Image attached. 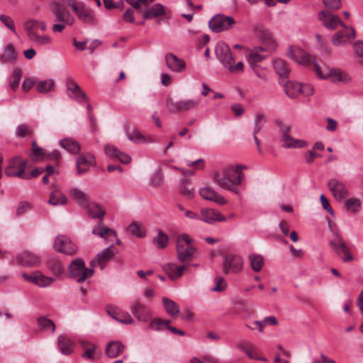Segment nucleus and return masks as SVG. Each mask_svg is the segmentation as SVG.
I'll list each match as a JSON object with an SVG mask.
<instances>
[{
    "label": "nucleus",
    "instance_id": "obj_1",
    "mask_svg": "<svg viewBox=\"0 0 363 363\" xmlns=\"http://www.w3.org/2000/svg\"><path fill=\"white\" fill-rule=\"evenodd\" d=\"M287 56L298 64L310 67L319 79H326L332 78L333 81L342 80V72L340 69L326 68L325 72H323L315 62V60L304 50L298 47H289L287 51Z\"/></svg>",
    "mask_w": 363,
    "mask_h": 363
},
{
    "label": "nucleus",
    "instance_id": "obj_2",
    "mask_svg": "<svg viewBox=\"0 0 363 363\" xmlns=\"http://www.w3.org/2000/svg\"><path fill=\"white\" fill-rule=\"evenodd\" d=\"M245 169L246 167L242 164H239L236 167H227L221 172H214L212 176L213 181L220 188L238 194L240 192L238 186L245 177L241 169Z\"/></svg>",
    "mask_w": 363,
    "mask_h": 363
},
{
    "label": "nucleus",
    "instance_id": "obj_3",
    "mask_svg": "<svg viewBox=\"0 0 363 363\" xmlns=\"http://www.w3.org/2000/svg\"><path fill=\"white\" fill-rule=\"evenodd\" d=\"M94 273L93 267L87 268L82 258L72 260L67 269V275L77 280L78 283H83L87 278L91 277Z\"/></svg>",
    "mask_w": 363,
    "mask_h": 363
},
{
    "label": "nucleus",
    "instance_id": "obj_4",
    "mask_svg": "<svg viewBox=\"0 0 363 363\" xmlns=\"http://www.w3.org/2000/svg\"><path fill=\"white\" fill-rule=\"evenodd\" d=\"M200 99H185L174 102L171 97L167 99V106L168 109L173 113L186 112L198 108L200 104Z\"/></svg>",
    "mask_w": 363,
    "mask_h": 363
},
{
    "label": "nucleus",
    "instance_id": "obj_5",
    "mask_svg": "<svg viewBox=\"0 0 363 363\" xmlns=\"http://www.w3.org/2000/svg\"><path fill=\"white\" fill-rule=\"evenodd\" d=\"M27 167V162L20 156L11 158L9 165L6 167L4 172L8 177H16L21 179H28L25 177V172Z\"/></svg>",
    "mask_w": 363,
    "mask_h": 363
},
{
    "label": "nucleus",
    "instance_id": "obj_6",
    "mask_svg": "<svg viewBox=\"0 0 363 363\" xmlns=\"http://www.w3.org/2000/svg\"><path fill=\"white\" fill-rule=\"evenodd\" d=\"M234 23L235 21L233 17L217 14L209 21L208 26L213 32L220 33L230 29Z\"/></svg>",
    "mask_w": 363,
    "mask_h": 363
},
{
    "label": "nucleus",
    "instance_id": "obj_7",
    "mask_svg": "<svg viewBox=\"0 0 363 363\" xmlns=\"http://www.w3.org/2000/svg\"><path fill=\"white\" fill-rule=\"evenodd\" d=\"M334 252L340 257L345 262H351L354 259L353 256L349 251L348 247L345 245L343 238L339 234L336 235L335 238L331 240L329 242Z\"/></svg>",
    "mask_w": 363,
    "mask_h": 363
},
{
    "label": "nucleus",
    "instance_id": "obj_8",
    "mask_svg": "<svg viewBox=\"0 0 363 363\" xmlns=\"http://www.w3.org/2000/svg\"><path fill=\"white\" fill-rule=\"evenodd\" d=\"M53 248L55 251L67 255H74L77 251V246L67 236L57 235L55 238Z\"/></svg>",
    "mask_w": 363,
    "mask_h": 363
},
{
    "label": "nucleus",
    "instance_id": "obj_9",
    "mask_svg": "<svg viewBox=\"0 0 363 363\" xmlns=\"http://www.w3.org/2000/svg\"><path fill=\"white\" fill-rule=\"evenodd\" d=\"M117 253V248L113 245H111L109 247L98 253L95 259L89 262V266L94 268L96 265H99L101 269H103L106 263Z\"/></svg>",
    "mask_w": 363,
    "mask_h": 363
},
{
    "label": "nucleus",
    "instance_id": "obj_10",
    "mask_svg": "<svg viewBox=\"0 0 363 363\" xmlns=\"http://www.w3.org/2000/svg\"><path fill=\"white\" fill-rule=\"evenodd\" d=\"M215 52L217 58L225 68L231 62H234L233 55L227 43L218 42L215 47Z\"/></svg>",
    "mask_w": 363,
    "mask_h": 363
},
{
    "label": "nucleus",
    "instance_id": "obj_11",
    "mask_svg": "<svg viewBox=\"0 0 363 363\" xmlns=\"http://www.w3.org/2000/svg\"><path fill=\"white\" fill-rule=\"evenodd\" d=\"M51 10L55 16V21L59 23L72 25L74 18L71 16L69 11L60 3L55 2L51 5Z\"/></svg>",
    "mask_w": 363,
    "mask_h": 363
},
{
    "label": "nucleus",
    "instance_id": "obj_12",
    "mask_svg": "<svg viewBox=\"0 0 363 363\" xmlns=\"http://www.w3.org/2000/svg\"><path fill=\"white\" fill-rule=\"evenodd\" d=\"M328 186L333 196L337 201H342L348 196V190L345 184L337 179H330L328 182Z\"/></svg>",
    "mask_w": 363,
    "mask_h": 363
},
{
    "label": "nucleus",
    "instance_id": "obj_13",
    "mask_svg": "<svg viewBox=\"0 0 363 363\" xmlns=\"http://www.w3.org/2000/svg\"><path fill=\"white\" fill-rule=\"evenodd\" d=\"M318 19L329 30H335L338 25L345 27V23L337 16L333 15L326 10H323L318 13Z\"/></svg>",
    "mask_w": 363,
    "mask_h": 363
},
{
    "label": "nucleus",
    "instance_id": "obj_14",
    "mask_svg": "<svg viewBox=\"0 0 363 363\" xmlns=\"http://www.w3.org/2000/svg\"><path fill=\"white\" fill-rule=\"evenodd\" d=\"M130 311L139 321L147 322L152 317L151 309L140 301H135L131 304Z\"/></svg>",
    "mask_w": 363,
    "mask_h": 363
},
{
    "label": "nucleus",
    "instance_id": "obj_15",
    "mask_svg": "<svg viewBox=\"0 0 363 363\" xmlns=\"http://www.w3.org/2000/svg\"><path fill=\"white\" fill-rule=\"evenodd\" d=\"M242 268V258L238 255H228L225 257L223 270L224 274H228L230 271L234 273L239 272Z\"/></svg>",
    "mask_w": 363,
    "mask_h": 363
},
{
    "label": "nucleus",
    "instance_id": "obj_16",
    "mask_svg": "<svg viewBox=\"0 0 363 363\" xmlns=\"http://www.w3.org/2000/svg\"><path fill=\"white\" fill-rule=\"evenodd\" d=\"M291 127L281 130V141L283 147L285 148H301L306 146L307 143L305 140L299 139H294L289 134Z\"/></svg>",
    "mask_w": 363,
    "mask_h": 363
},
{
    "label": "nucleus",
    "instance_id": "obj_17",
    "mask_svg": "<svg viewBox=\"0 0 363 363\" xmlns=\"http://www.w3.org/2000/svg\"><path fill=\"white\" fill-rule=\"evenodd\" d=\"M344 30L338 31L332 38V43L335 46H340L350 42L355 38V30L353 28H348L345 25Z\"/></svg>",
    "mask_w": 363,
    "mask_h": 363
},
{
    "label": "nucleus",
    "instance_id": "obj_18",
    "mask_svg": "<svg viewBox=\"0 0 363 363\" xmlns=\"http://www.w3.org/2000/svg\"><path fill=\"white\" fill-rule=\"evenodd\" d=\"M199 219L209 224H213L216 221L224 222L226 220V218L218 211L208 208H201Z\"/></svg>",
    "mask_w": 363,
    "mask_h": 363
},
{
    "label": "nucleus",
    "instance_id": "obj_19",
    "mask_svg": "<svg viewBox=\"0 0 363 363\" xmlns=\"http://www.w3.org/2000/svg\"><path fill=\"white\" fill-rule=\"evenodd\" d=\"M67 89L71 92L69 96L75 99L80 103L86 102L89 98L86 94L82 91L80 86L73 80L69 79L67 81Z\"/></svg>",
    "mask_w": 363,
    "mask_h": 363
},
{
    "label": "nucleus",
    "instance_id": "obj_20",
    "mask_svg": "<svg viewBox=\"0 0 363 363\" xmlns=\"http://www.w3.org/2000/svg\"><path fill=\"white\" fill-rule=\"evenodd\" d=\"M199 194L204 199L214 201L218 204L224 205L227 203L226 199L211 187L201 188Z\"/></svg>",
    "mask_w": 363,
    "mask_h": 363
},
{
    "label": "nucleus",
    "instance_id": "obj_21",
    "mask_svg": "<svg viewBox=\"0 0 363 363\" xmlns=\"http://www.w3.org/2000/svg\"><path fill=\"white\" fill-rule=\"evenodd\" d=\"M75 14L78 19L84 23L91 26H94L97 23V19L95 17L94 12L91 9L86 7L84 4Z\"/></svg>",
    "mask_w": 363,
    "mask_h": 363
},
{
    "label": "nucleus",
    "instance_id": "obj_22",
    "mask_svg": "<svg viewBox=\"0 0 363 363\" xmlns=\"http://www.w3.org/2000/svg\"><path fill=\"white\" fill-rule=\"evenodd\" d=\"M104 151L107 156L116 158L123 164H128L131 161V158L128 154L121 152L113 145H106Z\"/></svg>",
    "mask_w": 363,
    "mask_h": 363
},
{
    "label": "nucleus",
    "instance_id": "obj_23",
    "mask_svg": "<svg viewBox=\"0 0 363 363\" xmlns=\"http://www.w3.org/2000/svg\"><path fill=\"white\" fill-rule=\"evenodd\" d=\"M178 259L181 262L191 261L196 254V248L194 246H185L178 243L177 247Z\"/></svg>",
    "mask_w": 363,
    "mask_h": 363
},
{
    "label": "nucleus",
    "instance_id": "obj_24",
    "mask_svg": "<svg viewBox=\"0 0 363 363\" xmlns=\"http://www.w3.org/2000/svg\"><path fill=\"white\" fill-rule=\"evenodd\" d=\"M165 60L169 69L174 72H181L185 69V62L183 60L178 58L172 53L167 54Z\"/></svg>",
    "mask_w": 363,
    "mask_h": 363
},
{
    "label": "nucleus",
    "instance_id": "obj_25",
    "mask_svg": "<svg viewBox=\"0 0 363 363\" xmlns=\"http://www.w3.org/2000/svg\"><path fill=\"white\" fill-rule=\"evenodd\" d=\"M17 259L26 267H37L40 264V258L30 252H25L17 256Z\"/></svg>",
    "mask_w": 363,
    "mask_h": 363
},
{
    "label": "nucleus",
    "instance_id": "obj_26",
    "mask_svg": "<svg viewBox=\"0 0 363 363\" xmlns=\"http://www.w3.org/2000/svg\"><path fill=\"white\" fill-rule=\"evenodd\" d=\"M95 158L91 154L83 155L78 157L77 167L78 174L86 172L88 169L94 163Z\"/></svg>",
    "mask_w": 363,
    "mask_h": 363
},
{
    "label": "nucleus",
    "instance_id": "obj_27",
    "mask_svg": "<svg viewBox=\"0 0 363 363\" xmlns=\"http://www.w3.org/2000/svg\"><path fill=\"white\" fill-rule=\"evenodd\" d=\"M259 38L263 43L262 47L264 51L272 52L275 50L277 44L270 32L267 30L262 31Z\"/></svg>",
    "mask_w": 363,
    "mask_h": 363
},
{
    "label": "nucleus",
    "instance_id": "obj_28",
    "mask_svg": "<svg viewBox=\"0 0 363 363\" xmlns=\"http://www.w3.org/2000/svg\"><path fill=\"white\" fill-rule=\"evenodd\" d=\"M106 311L108 315L119 323L130 324L133 322L130 315L128 313H120L116 311L115 308L111 307L108 308Z\"/></svg>",
    "mask_w": 363,
    "mask_h": 363
},
{
    "label": "nucleus",
    "instance_id": "obj_29",
    "mask_svg": "<svg viewBox=\"0 0 363 363\" xmlns=\"http://www.w3.org/2000/svg\"><path fill=\"white\" fill-rule=\"evenodd\" d=\"M273 67L277 74L279 75L282 80L288 77L290 72V68L284 60H275L273 62Z\"/></svg>",
    "mask_w": 363,
    "mask_h": 363
},
{
    "label": "nucleus",
    "instance_id": "obj_30",
    "mask_svg": "<svg viewBox=\"0 0 363 363\" xmlns=\"http://www.w3.org/2000/svg\"><path fill=\"white\" fill-rule=\"evenodd\" d=\"M86 206L87 213L93 218H103L106 214L105 209L96 202H91Z\"/></svg>",
    "mask_w": 363,
    "mask_h": 363
},
{
    "label": "nucleus",
    "instance_id": "obj_31",
    "mask_svg": "<svg viewBox=\"0 0 363 363\" xmlns=\"http://www.w3.org/2000/svg\"><path fill=\"white\" fill-rule=\"evenodd\" d=\"M164 15V8L160 4H155L143 12L145 19H152Z\"/></svg>",
    "mask_w": 363,
    "mask_h": 363
},
{
    "label": "nucleus",
    "instance_id": "obj_32",
    "mask_svg": "<svg viewBox=\"0 0 363 363\" xmlns=\"http://www.w3.org/2000/svg\"><path fill=\"white\" fill-rule=\"evenodd\" d=\"M125 133L128 140L134 143L140 144L151 142L150 140H147L137 128H133L130 129L127 128H125Z\"/></svg>",
    "mask_w": 363,
    "mask_h": 363
},
{
    "label": "nucleus",
    "instance_id": "obj_33",
    "mask_svg": "<svg viewBox=\"0 0 363 363\" xmlns=\"http://www.w3.org/2000/svg\"><path fill=\"white\" fill-rule=\"evenodd\" d=\"M17 59V52L13 44L9 43L6 45L4 52L0 60L2 63L13 62Z\"/></svg>",
    "mask_w": 363,
    "mask_h": 363
},
{
    "label": "nucleus",
    "instance_id": "obj_34",
    "mask_svg": "<svg viewBox=\"0 0 363 363\" xmlns=\"http://www.w3.org/2000/svg\"><path fill=\"white\" fill-rule=\"evenodd\" d=\"M124 348L123 345L119 341H114L108 343L106 353L110 358H115L119 355Z\"/></svg>",
    "mask_w": 363,
    "mask_h": 363
},
{
    "label": "nucleus",
    "instance_id": "obj_35",
    "mask_svg": "<svg viewBox=\"0 0 363 363\" xmlns=\"http://www.w3.org/2000/svg\"><path fill=\"white\" fill-rule=\"evenodd\" d=\"M60 145L65 150L74 155L78 154L81 150L79 143L71 138H65L60 140Z\"/></svg>",
    "mask_w": 363,
    "mask_h": 363
},
{
    "label": "nucleus",
    "instance_id": "obj_36",
    "mask_svg": "<svg viewBox=\"0 0 363 363\" xmlns=\"http://www.w3.org/2000/svg\"><path fill=\"white\" fill-rule=\"evenodd\" d=\"M284 91L289 97L295 98L301 91V84L289 81L284 84Z\"/></svg>",
    "mask_w": 363,
    "mask_h": 363
},
{
    "label": "nucleus",
    "instance_id": "obj_37",
    "mask_svg": "<svg viewBox=\"0 0 363 363\" xmlns=\"http://www.w3.org/2000/svg\"><path fill=\"white\" fill-rule=\"evenodd\" d=\"M92 233L94 235H99L104 239H107L111 237H116V233L113 230L104 227L101 223L93 228Z\"/></svg>",
    "mask_w": 363,
    "mask_h": 363
},
{
    "label": "nucleus",
    "instance_id": "obj_38",
    "mask_svg": "<svg viewBox=\"0 0 363 363\" xmlns=\"http://www.w3.org/2000/svg\"><path fill=\"white\" fill-rule=\"evenodd\" d=\"M262 51H264L263 47H255L252 50L247 57L249 64L252 65L262 61L266 57L265 55L260 54Z\"/></svg>",
    "mask_w": 363,
    "mask_h": 363
},
{
    "label": "nucleus",
    "instance_id": "obj_39",
    "mask_svg": "<svg viewBox=\"0 0 363 363\" xmlns=\"http://www.w3.org/2000/svg\"><path fill=\"white\" fill-rule=\"evenodd\" d=\"M70 195L75 202L81 206H84L88 203L87 195L77 188H72L69 191Z\"/></svg>",
    "mask_w": 363,
    "mask_h": 363
},
{
    "label": "nucleus",
    "instance_id": "obj_40",
    "mask_svg": "<svg viewBox=\"0 0 363 363\" xmlns=\"http://www.w3.org/2000/svg\"><path fill=\"white\" fill-rule=\"evenodd\" d=\"M58 347L63 354L68 355L72 352L73 342L66 336L58 337Z\"/></svg>",
    "mask_w": 363,
    "mask_h": 363
},
{
    "label": "nucleus",
    "instance_id": "obj_41",
    "mask_svg": "<svg viewBox=\"0 0 363 363\" xmlns=\"http://www.w3.org/2000/svg\"><path fill=\"white\" fill-rule=\"evenodd\" d=\"M163 304L166 312L172 317H177L179 314L178 304L167 298H162Z\"/></svg>",
    "mask_w": 363,
    "mask_h": 363
},
{
    "label": "nucleus",
    "instance_id": "obj_42",
    "mask_svg": "<svg viewBox=\"0 0 363 363\" xmlns=\"http://www.w3.org/2000/svg\"><path fill=\"white\" fill-rule=\"evenodd\" d=\"M48 203L52 206L65 205L67 203V197L59 191L50 193Z\"/></svg>",
    "mask_w": 363,
    "mask_h": 363
},
{
    "label": "nucleus",
    "instance_id": "obj_43",
    "mask_svg": "<svg viewBox=\"0 0 363 363\" xmlns=\"http://www.w3.org/2000/svg\"><path fill=\"white\" fill-rule=\"evenodd\" d=\"M55 281V278L47 277L40 271H36V281L35 284L40 287H47Z\"/></svg>",
    "mask_w": 363,
    "mask_h": 363
},
{
    "label": "nucleus",
    "instance_id": "obj_44",
    "mask_svg": "<svg viewBox=\"0 0 363 363\" xmlns=\"http://www.w3.org/2000/svg\"><path fill=\"white\" fill-rule=\"evenodd\" d=\"M28 37L30 41L38 45H48L51 43V39L49 36L40 35L38 32L31 33V35Z\"/></svg>",
    "mask_w": 363,
    "mask_h": 363
},
{
    "label": "nucleus",
    "instance_id": "obj_45",
    "mask_svg": "<svg viewBox=\"0 0 363 363\" xmlns=\"http://www.w3.org/2000/svg\"><path fill=\"white\" fill-rule=\"evenodd\" d=\"M22 76L21 69L19 67H15L13 73L10 77L9 86L11 89L15 91L19 85L20 80Z\"/></svg>",
    "mask_w": 363,
    "mask_h": 363
},
{
    "label": "nucleus",
    "instance_id": "obj_46",
    "mask_svg": "<svg viewBox=\"0 0 363 363\" xmlns=\"http://www.w3.org/2000/svg\"><path fill=\"white\" fill-rule=\"evenodd\" d=\"M33 133V130L30 125L26 123L19 124L16 128V135L18 138H24L26 136H31Z\"/></svg>",
    "mask_w": 363,
    "mask_h": 363
},
{
    "label": "nucleus",
    "instance_id": "obj_47",
    "mask_svg": "<svg viewBox=\"0 0 363 363\" xmlns=\"http://www.w3.org/2000/svg\"><path fill=\"white\" fill-rule=\"evenodd\" d=\"M169 238L167 234L159 230L157 235L153 239L154 244L159 249H163L168 245Z\"/></svg>",
    "mask_w": 363,
    "mask_h": 363
},
{
    "label": "nucleus",
    "instance_id": "obj_48",
    "mask_svg": "<svg viewBox=\"0 0 363 363\" xmlns=\"http://www.w3.org/2000/svg\"><path fill=\"white\" fill-rule=\"evenodd\" d=\"M249 259L253 271L258 272L262 269L264 264V259L261 255H250Z\"/></svg>",
    "mask_w": 363,
    "mask_h": 363
},
{
    "label": "nucleus",
    "instance_id": "obj_49",
    "mask_svg": "<svg viewBox=\"0 0 363 363\" xmlns=\"http://www.w3.org/2000/svg\"><path fill=\"white\" fill-rule=\"evenodd\" d=\"M47 267L55 275H60L64 271L62 264L57 259H50L47 263Z\"/></svg>",
    "mask_w": 363,
    "mask_h": 363
},
{
    "label": "nucleus",
    "instance_id": "obj_50",
    "mask_svg": "<svg viewBox=\"0 0 363 363\" xmlns=\"http://www.w3.org/2000/svg\"><path fill=\"white\" fill-rule=\"evenodd\" d=\"M55 85L52 79H47L39 82L36 85V89L38 92L45 94L51 91Z\"/></svg>",
    "mask_w": 363,
    "mask_h": 363
},
{
    "label": "nucleus",
    "instance_id": "obj_51",
    "mask_svg": "<svg viewBox=\"0 0 363 363\" xmlns=\"http://www.w3.org/2000/svg\"><path fill=\"white\" fill-rule=\"evenodd\" d=\"M38 323L40 329L43 330H50L51 333H53L55 330V325L54 323L45 317L38 318Z\"/></svg>",
    "mask_w": 363,
    "mask_h": 363
},
{
    "label": "nucleus",
    "instance_id": "obj_52",
    "mask_svg": "<svg viewBox=\"0 0 363 363\" xmlns=\"http://www.w3.org/2000/svg\"><path fill=\"white\" fill-rule=\"evenodd\" d=\"M345 206L347 211L356 213L359 211L361 207V201L358 199L350 198L345 201Z\"/></svg>",
    "mask_w": 363,
    "mask_h": 363
},
{
    "label": "nucleus",
    "instance_id": "obj_53",
    "mask_svg": "<svg viewBox=\"0 0 363 363\" xmlns=\"http://www.w3.org/2000/svg\"><path fill=\"white\" fill-rule=\"evenodd\" d=\"M128 230L138 238H143L145 235V232L142 225L136 222H133L128 227Z\"/></svg>",
    "mask_w": 363,
    "mask_h": 363
},
{
    "label": "nucleus",
    "instance_id": "obj_54",
    "mask_svg": "<svg viewBox=\"0 0 363 363\" xmlns=\"http://www.w3.org/2000/svg\"><path fill=\"white\" fill-rule=\"evenodd\" d=\"M180 192L184 196L188 199H192L194 196V189L187 181H184L182 184Z\"/></svg>",
    "mask_w": 363,
    "mask_h": 363
},
{
    "label": "nucleus",
    "instance_id": "obj_55",
    "mask_svg": "<svg viewBox=\"0 0 363 363\" xmlns=\"http://www.w3.org/2000/svg\"><path fill=\"white\" fill-rule=\"evenodd\" d=\"M24 28L26 31L27 35H31V33L38 32V21L28 20L24 23Z\"/></svg>",
    "mask_w": 363,
    "mask_h": 363
},
{
    "label": "nucleus",
    "instance_id": "obj_56",
    "mask_svg": "<svg viewBox=\"0 0 363 363\" xmlns=\"http://www.w3.org/2000/svg\"><path fill=\"white\" fill-rule=\"evenodd\" d=\"M45 150L42 147L35 148L32 152L28 153L29 157L35 162L44 160Z\"/></svg>",
    "mask_w": 363,
    "mask_h": 363
},
{
    "label": "nucleus",
    "instance_id": "obj_57",
    "mask_svg": "<svg viewBox=\"0 0 363 363\" xmlns=\"http://www.w3.org/2000/svg\"><path fill=\"white\" fill-rule=\"evenodd\" d=\"M0 21L11 32L16 33L14 21L11 17L8 15L3 14L0 16Z\"/></svg>",
    "mask_w": 363,
    "mask_h": 363
},
{
    "label": "nucleus",
    "instance_id": "obj_58",
    "mask_svg": "<svg viewBox=\"0 0 363 363\" xmlns=\"http://www.w3.org/2000/svg\"><path fill=\"white\" fill-rule=\"evenodd\" d=\"M236 347L244 353H249V350L254 348V344L248 340H241L237 343Z\"/></svg>",
    "mask_w": 363,
    "mask_h": 363
},
{
    "label": "nucleus",
    "instance_id": "obj_59",
    "mask_svg": "<svg viewBox=\"0 0 363 363\" xmlns=\"http://www.w3.org/2000/svg\"><path fill=\"white\" fill-rule=\"evenodd\" d=\"M148 328L156 331L162 330L164 328L163 320L160 318L152 320L148 325Z\"/></svg>",
    "mask_w": 363,
    "mask_h": 363
},
{
    "label": "nucleus",
    "instance_id": "obj_60",
    "mask_svg": "<svg viewBox=\"0 0 363 363\" xmlns=\"http://www.w3.org/2000/svg\"><path fill=\"white\" fill-rule=\"evenodd\" d=\"M164 271L167 273L170 279L175 280L176 264L173 263H167L163 266Z\"/></svg>",
    "mask_w": 363,
    "mask_h": 363
},
{
    "label": "nucleus",
    "instance_id": "obj_61",
    "mask_svg": "<svg viewBox=\"0 0 363 363\" xmlns=\"http://www.w3.org/2000/svg\"><path fill=\"white\" fill-rule=\"evenodd\" d=\"M323 3L325 7L333 10L339 9L342 6L340 0H323Z\"/></svg>",
    "mask_w": 363,
    "mask_h": 363
},
{
    "label": "nucleus",
    "instance_id": "obj_62",
    "mask_svg": "<svg viewBox=\"0 0 363 363\" xmlns=\"http://www.w3.org/2000/svg\"><path fill=\"white\" fill-rule=\"evenodd\" d=\"M63 3H66L73 11L74 13L79 11V9L83 6L84 3L78 2L77 0H62Z\"/></svg>",
    "mask_w": 363,
    "mask_h": 363
},
{
    "label": "nucleus",
    "instance_id": "obj_63",
    "mask_svg": "<svg viewBox=\"0 0 363 363\" xmlns=\"http://www.w3.org/2000/svg\"><path fill=\"white\" fill-rule=\"evenodd\" d=\"M231 62L227 67V69L231 73H241L243 72L244 65L242 62H238L236 65Z\"/></svg>",
    "mask_w": 363,
    "mask_h": 363
},
{
    "label": "nucleus",
    "instance_id": "obj_64",
    "mask_svg": "<svg viewBox=\"0 0 363 363\" xmlns=\"http://www.w3.org/2000/svg\"><path fill=\"white\" fill-rule=\"evenodd\" d=\"M60 157V153L58 150H54L52 152L45 151L44 160H55L58 161Z\"/></svg>",
    "mask_w": 363,
    "mask_h": 363
}]
</instances>
